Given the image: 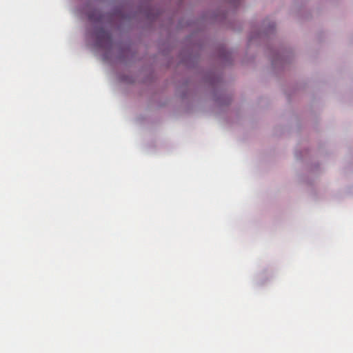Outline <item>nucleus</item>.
Segmentation results:
<instances>
[{
    "label": "nucleus",
    "mask_w": 353,
    "mask_h": 353,
    "mask_svg": "<svg viewBox=\"0 0 353 353\" xmlns=\"http://www.w3.org/2000/svg\"><path fill=\"white\" fill-rule=\"evenodd\" d=\"M97 37H98V39L103 38L106 40H109L110 39L109 33L103 30L99 31Z\"/></svg>",
    "instance_id": "nucleus-1"
},
{
    "label": "nucleus",
    "mask_w": 353,
    "mask_h": 353,
    "mask_svg": "<svg viewBox=\"0 0 353 353\" xmlns=\"http://www.w3.org/2000/svg\"><path fill=\"white\" fill-rule=\"evenodd\" d=\"M89 18L90 20H94L92 15L90 14Z\"/></svg>",
    "instance_id": "nucleus-2"
}]
</instances>
